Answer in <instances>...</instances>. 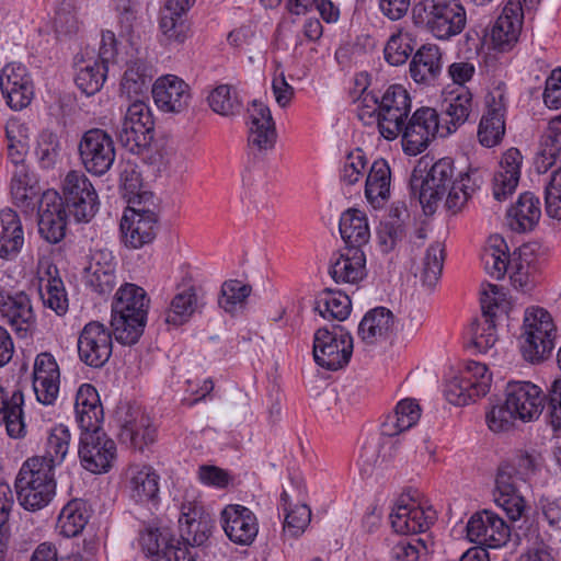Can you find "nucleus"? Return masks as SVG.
<instances>
[{"mask_svg":"<svg viewBox=\"0 0 561 561\" xmlns=\"http://www.w3.org/2000/svg\"><path fill=\"white\" fill-rule=\"evenodd\" d=\"M394 329V316L385 308L377 307L369 310L358 324V336L366 344H375L386 340Z\"/></svg>","mask_w":561,"mask_h":561,"instance_id":"39","label":"nucleus"},{"mask_svg":"<svg viewBox=\"0 0 561 561\" xmlns=\"http://www.w3.org/2000/svg\"><path fill=\"white\" fill-rule=\"evenodd\" d=\"M442 106L446 116L442 137H447L468 119L473 107V95L468 88L457 87L446 94Z\"/></svg>","mask_w":561,"mask_h":561,"instance_id":"33","label":"nucleus"},{"mask_svg":"<svg viewBox=\"0 0 561 561\" xmlns=\"http://www.w3.org/2000/svg\"><path fill=\"white\" fill-rule=\"evenodd\" d=\"M149 301L144 288L126 283L118 288L114 297L112 312L147 318Z\"/></svg>","mask_w":561,"mask_h":561,"instance_id":"46","label":"nucleus"},{"mask_svg":"<svg viewBox=\"0 0 561 561\" xmlns=\"http://www.w3.org/2000/svg\"><path fill=\"white\" fill-rule=\"evenodd\" d=\"M391 170L385 159L375 160L365 182V196L368 203L379 208L390 197Z\"/></svg>","mask_w":561,"mask_h":561,"instance_id":"40","label":"nucleus"},{"mask_svg":"<svg viewBox=\"0 0 561 561\" xmlns=\"http://www.w3.org/2000/svg\"><path fill=\"white\" fill-rule=\"evenodd\" d=\"M78 150L85 170L99 176L112 168L116 157L112 136L101 128H91L84 131Z\"/></svg>","mask_w":561,"mask_h":561,"instance_id":"11","label":"nucleus"},{"mask_svg":"<svg viewBox=\"0 0 561 561\" xmlns=\"http://www.w3.org/2000/svg\"><path fill=\"white\" fill-rule=\"evenodd\" d=\"M154 138V121L145 100H135L127 108L118 133L121 144L130 152L140 154Z\"/></svg>","mask_w":561,"mask_h":561,"instance_id":"7","label":"nucleus"},{"mask_svg":"<svg viewBox=\"0 0 561 561\" xmlns=\"http://www.w3.org/2000/svg\"><path fill=\"white\" fill-rule=\"evenodd\" d=\"M24 244V230L16 211L11 208L0 210V257H15Z\"/></svg>","mask_w":561,"mask_h":561,"instance_id":"37","label":"nucleus"},{"mask_svg":"<svg viewBox=\"0 0 561 561\" xmlns=\"http://www.w3.org/2000/svg\"><path fill=\"white\" fill-rule=\"evenodd\" d=\"M541 217L540 199L534 193L525 192L507 210V225L515 232L531 231Z\"/></svg>","mask_w":561,"mask_h":561,"instance_id":"35","label":"nucleus"},{"mask_svg":"<svg viewBox=\"0 0 561 561\" xmlns=\"http://www.w3.org/2000/svg\"><path fill=\"white\" fill-rule=\"evenodd\" d=\"M380 135L385 139L393 140L400 136L404 121L411 113V96L403 85L392 84L380 94Z\"/></svg>","mask_w":561,"mask_h":561,"instance_id":"13","label":"nucleus"},{"mask_svg":"<svg viewBox=\"0 0 561 561\" xmlns=\"http://www.w3.org/2000/svg\"><path fill=\"white\" fill-rule=\"evenodd\" d=\"M69 214L56 191H46L38 202V233L49 244L64 240Z\"/></svg>","mask_w":561,"mask_h":561,"instance_id":"17","label":"nucleus"},{"mask_svg":"<svg viewBox=\"0 0 561 561\" xmlns=\"http://www.w3.org/2000/svg\"><path fill=\"white\" fill-rule=\"evenodd\" d=\"M523 19L520 0H508L491 30V38L497 49L508 50L518 41Z\"/></svg>","mask_w":561,"mask_h":561,"instance_id":"29","label":"nucleus"},{"mask_svg":"<svg viewBox=\"0 0 561 561\" xmlns=\"http://www.w3.org/2000/svg\"><path fill=\"white\" fill-rule=\"evenodd\" d=\"M146 323L147 318L112 312L111 332L119 344L134 345L142 335Z\"/></svg>","mask_w":561,"mask_h":561,"instance_id":"54","label":"nucleus"},{"mask_svg":"<svg viewBox=\"0 0 561 561\" xmlns=\"http://www.w3.org/2000/svg\"><path fill=\"white\" fill-rule=\"evenodd\" d=\"M153 70L149 62L136 59L127 64L121 81V92L127 99L144 100L151 87Z\"/></svg>","mask_w":561,"mask_h":561,"instance_id":"38","label":"nucleus"},{"mask_svg":"<svg viewBox=\"0 0 561 561\" xmlns=\"http://www.w3.org/2000/svg\"><path fill=\"white\" fill-rule=\"evenodd\" d=\"M507 95L503 83L493 88L486 95V112L478 127L479 142L492 148L501 142L505 134Z\"/></svg>","mask_w":561,"mask_h":561,"instance_id":"15","label":"nucleus"},{"mask_svg":"<svg viewBox=\"0 0 561 561\" xmlns=\"http://www.w3.org/2000/svg\"><path fill=\"white\" fill-rule=\"evenodd\" d=\"M556 325L550 313L540 307L528 308L520 342L523 357L530 363L547 358L554 348Z\"/></svg>","mask_w":561,"mask_h":561,"instance_id":"3","label":"nucleus"},{"mask_svg":"<svg viewBox=\"0 0 561 561\" xmlns=\"http://www.w3.org/2000/svg\"><path fill=\"white\" fill-rule=\"evenodd\" d=\"M353 354V337L342 325L331 329L320 328L313 336L314 362L328 369L337 370L345 367Z\"/></svg>","mask_w":561,"mask_h":561,"instance_id":"4","label":"nucleus"},{"mask_svg":"<svg viewBox=\"0 0 561 561\" xmlns=\"http://www.w3.org/2000/svg\"><path fill=\"white\" fill-rule=\"evenodd\" d=\"M515 409L505 401L493 404L485 413V422L489 430L493 433H505L514 428L519 416L514 412Z\"/></svg>","mask_w":561,"mask_h":561,"instance_id":"61","label":"nucleus"},{"mask_svg":"<svg viewBox=\"0 0 561 561\" xmlns=\"http://www.w3.org/2000/svg\"><path fill=\"white\" fill-rule=\"evenodd\" d=\"M7 156L14 168H25L30 150L28 126L19 118H10L4 127Z\"/></svg>","mask_w":561,"mask_h":561,"instance_id":"44","label":"nucleus"},{"mask_svg":"<svg viewBox=\"0 0 561 561\" xmlns=\"http://www.w3.org/2000/svg\"><path fill=\"white\" fill-rule=\"evenodd\" d=\"M340 233L345 242L344 248L364 249L370 239V229L364 211L347 209L340 218Z\"/></svg>","mask_w":561,"mask_h":561,"instance_id":"41","label":"nucleus"},{"mask_svg":"<svg viewBox=\"0 0 561 561\" xmlns=\"http://www.w3.org/2000/svg\"><path fill=\"white\" fill-rule=\"evenodd\" d=\"M76 419L81 430L101 426L103 408L94 386L82 383L76 396Z\"/></svg>","mask_w":561,"mask_h":561,"instance_id":"36","label":"nucleus"},{"mask_svg":"<svg viewBox=\"0 0 561 561\" xmlns=\"http://www.w3.org/2000/svg\"><path fill=\"white\" fill-rule=\"evenodd\" d=\"M36 282L44 306L58 316L65 314L68 311L66 289L57 266L49 259L38 261Z\"/></svg>","mask_w":561,"mask_h":561,"instance_id":"22","label":"nucleus"},{"mask_svg":"<svg viewBox=\"0 0 561 561\" xmlns=\"http://www.w3.org/2000/svg\"><path fill=\"white\" fill-rule=\"evenodd\" d=\"M219 520L225 535L236 545L249 546L257 536V518L247 506L226 505L220 512Z\"/></svg>","mask_w":561,"mask_h":561,"instance_id":"20","label":"nucleus"},{"mask_svg":"<svg viewBox=\"0 0 561 561\" xmlns=\"http://www.w3.org/2000/svg\"><path fill=\"white\" fill-rule=\"evenodd\" d=\"M329 274L335 283L357 285L366 275L364 249L342 248L330 259Z\"/></svg>","mask_w":561,"mask_h":561,"instance_id":"27","label":"nucleus"},{"mask_svg":"<svg viewBox=\"0 0 561 561\" xmlns=\"http://www.w3.org/2000/svg\"><path fill=\"white\" fill-rule=\"evenodd\" d=\"M422 7L428 32L440 41H448L459 35L467 23L465 7L458 0H424Z\"/></svg>","mask_w":561,"mask_h":561,"instance_id":"6","label":"nucleus"},{"mask_svg":"<svg viewBox=\"0 0 561 561\" xmlns=\"http://www.w3.org/2000/svg\"><path fill=\"white\" fill-rule=\"evenodd\" d=\"M444 124L437 111L433 107L422 106L404 121L401 131V142L404 152L416 156L423 152L431 141L438 135L442 137Z\"/></svg>","mask_w":561,"mask_h":561,"instance_id":"8","label":"nucleus"},{"mask_svg":"<svg viewBox=\"0 0 561 561\" xmlns=\"http://www.w3.org/2000/svg\"><path fill=\"white\" fill-rule=\"evenodd\" d=\"M481 181L476 172L459 173L455 176L454 161L450 158L437 160L428 170L417 164L410 176L409 187L426 215L435 213L445 198V207L451 214L463 209L469 199L480 188Z\"/></svg>","mask_w":561,"mask_h":561,"instance_id":"1","label":"nucleus"},{"mask_svg":"<svg viewBox=\"0 0 561 561\" xmlns=\"http://www.w3.org/2000/svg\"><path fill=\"white\" fill-rule=\"evenodd\" d=\"M197 308V295L194 286L179 290L171 300L167 311V322L181 325L186 322Z\"/></svg>","mask_w":561,"mask_h":561,"instance_id":"57","label":"nucleus"},{"mask_svg":"<svg viewBox=\"0 0 561 561\" xmlns=\"http://www.w3.org/2000/svg\"><path fill=\"white\" fill-rule=\"evenodd\" d=\"M459 375L465 380L468 379L469 385L472 383L473 396L484 397L490 391L492 375L489 373V368L485 364L476 360H467Z\"/></svg>","mask_w":561,"mask_h":561,"instance_id":"63","label":"nucleus"},{"mask_svg":"<svg viewBox=\"0 0 561 561\" xmlns=\"http://www.w3.org/2000/svg\"><path fill=\"white\" fill-rule=\"evenodd\" d=\"M413 34L402 27L396 30L388 38L385 48V60L391 66H401L407 62L414 50Z\"/></svg>","mask_w":561,"mask_h":561,"instance_id":"55","label":"nucleus"},{"mask_svg":"<svg viewBox=\"0 0 561 561\" xmlns=\"http://www.w3.org/2000/svg\"><path fill=\"white\" fill-rule=\"evenodd\" d=\"M523 156L517 148L507 149L500 161L499 170L493 178V196L505 201L518 185Z\"/></svg>","mask_w":561,"mask_h":561,"instance_id":"32","label":"nucleus"},{"mask_svg":"<svg viewBox=\"0 0 561 561\" xmlns=\"http://www.w3.org/2000/svg\"><path fill=\"white\" fill-rule=\"evenodd\" d=\"M77 347L82 363L93 368L103 367L112 356L113 334L102 322L90 321L80 331Z\"/></svg>","mask_w":561,"mask_h":561,"instance_id":"14","label":"nucleus"},{"mask_svg":"<svg viewBox=\"0 0 561 561\" xmlns=\"http://www.w3.org/2000/svg\"><path fill=\"white\" fill-rule=\"evenodd\" d=\"M116 265L111 251H95L85 270L87 285L99 295L111 294L116 286Z\"/></svg>","mask_w":561,"mask_h":561,"instance_id":"31","label":"nucleus"},{"mask_svg":"<svg viewBox=\"0 0 561 561\" xmlns=\"http://www.w3.org/2000/svg\"><path fill=\"white\" fill-rule=\"evenodd\" d=\"M60 371L50 353L36 356L33 367V389L36 399L43 404H53L59 393Z\"/></svg>","mask_w":561,"mask_h":561,"instance_id":"28","label":"nucleus"},{"mask_svg":"<svg viewBox=\"0 0 561 561\" xmlns=\"http://www.w3.org/2000/svg\"><path fill=\"white\" fill-rule=\"evenodd\" d=\"M356 113L357 117L365 125H377L380 131L381 123V103L380 94L373 90H368L366 85L362 88L360 94L356 100Z\"/></svg>","mask_w":561,"mask_h":561,"instance_id":"59","label":"nucleus"},{"mask_svg":"<svg viewBox=\"0 0 561 561\" xmlns=\"http://www.w3.org/2000/svg\"><path fill=\"white\" fill-rule=\"evenodd\" d=\"M39 188L25 168H15L11 179V196L13 204L23 211L34 210L38 202Z\"/></svg>","mask_w":561,"mask_h":561,"instance_id":"48","label":"nucleus"},{"mask_svg":"<svg viewBox=\"0 0 561 561\" xmlns=\"http://www.w3.org/2000/svg\"><path fill=\"white\" fill-rule=\"evenodd\" d=\"M119 227L124 244L130 249H140L154 240L158 216L149 209L128 207L124 211Z\"/></svg>","mask_w":561,"mask_h":561,"instance_id":"19","label":"nucleus"},{"mask_svg":"<svg viewBox=\"0 0 561 561\" xmlns=\"http://www.w3.org/2000/svg\"><path fill=\"white\" fill-rule=\"evenodd\" d=\"M467 537L478 547L497 549L505 546L511 538L507 523L492 511L474 513L467 523Z\"/></svg>","mask_w":561,"mask_h":561,"instance_id":"16","label":"nucleus"},{"mask_svg":"<svg viewBox=\"0 0 561 561\" xmlns=\"http://www.w3.org/2000/svg\"><path fill=\"white\" fill-rule=\"evenodd\" d=\"M124 488L134 503L156 504L159 497L160 474L150 465L131 463L125 470Z\"/></svg>","mask_w":561,"mask_h":561,"instance_id":"21","label":"nucleus"},{"mask_svg":"<svg viewBox=\"0 0 561 561\" xmlns=\"http://www.w3.org/2000/svg\"><path fill=\"white\" fill-rule=\"evenodd\" d=\"M179 524L180 538L194 548L208 540L214 527L210 514L196 501L182 503Z\"/></svg>","mask_w":561,"mask_h":561,"instance_id":"23","label":"nucleus"},{"mask_svg":"<svg viewBox=\"0 0 561 561\" xmlns=\"http://www.w3.org/2000/svg\"><path fill=\"white\" fill-rule=\"evenodd\" d=\"M19 503L27 511H38L47 506L56 494L55 470L43 460L28 458L15 479Z\"/></svg>","mask_w":561,"mask_h":561,"instance_id":"2","label":"nucleus"},{"mask_svg":"<svg viewBox=\"0 0 561 561\" xmlns=\"http://www.w3.org/2000/svg\"><path fill=\"white\" fill-rule=\"evenodd\" d=\"M0 317L19 337L31 336L36 328L32 298L24 290L0 289Z\"/></svg>","mask_w":561,"mask_h":561,"instance_id":"12","label":"nucleus"},{"mask_svg":"<svg viewBox=\"0 0 561 561\" xmlns=\"http://www.w3.org/2000/svg\"><path fill=\"white\" fill-rule=\"evenodd\" d=\"M352 310L350 297L341 290L325 288L314 299V311L327 320H345Z\"/></svg>","mask_w":561,"mask_h":561,"instance_id":"49","label":"nucleus"},{"mask_svg":"<svg viewBox=\"0 0 561 561\" xmlns=\"http://www.w3.org/2000/svg\"><path fill=\"white\" fill-rule=\"evenodd\" d=\"M207 101L215 113L224 116L234 115L242 106L234 89L229 84H220L213 89Z\"/></svg>","mask_w":561,"mask_h":561,"instance_id":"60","label":"nucleus"},{"mask_svg":"<svg viewBox=\"0 0 561 561\" xmlns=\"http://www.w3.org/2000/svg\"><path fill=\"white\" fill-rule=\"evenodd\" d=\"M445 260V249L439 242L431 244L417 264L415 275L428 288L434 287L440 278Z\"/></svg>","mask_w":561,"mask_h":561,"instance_id":"53","label":"nucleus"},{"mask_svg":"<svg viewBox=\"0 0 561 561\" xmlns=\"http://www.w3.org/2000/svg\"><path fill=\"white\" fill-rule=\"evenodd\" d=\"M503 301L504 294L496 285L488 284L481 293L482 317L476 319L469 329L470 344L479 353H488L497 341L494 318Z\"/></svg>","mask_w":561,"mask_h":561,"instance_id":"10","label":"nucleus"},{"mask_svg":"<svg viewBox=\"0 0 561 561\" xmlns=\"http://www.w3.org/2000/svg\"><path fill=\"white\" fill-rule=\"evenodd\" d=\"M70 442L71 433L68 426L64 424L54 425L47 432L44 454L42 456L32 457L31 459L43 460V463L55 470L56 467L65 461L70 449Z\"/></svg>","mask_w":561,"mask_h":561,"instance_id":"43","label":"nucleus"},{"mask_svg":"<svg viewBox=\"0 0 561 561\" xmlns=\"http://www.w3.org/2000/svg\"><path fill=\"white\" fill-rule=\"evenodd\" d=\"M90 518L87 502L75 499L68 502L61 510L57 527L64 537L71 538L80 535Z\"/></svg>","mask_w":561,"mask_h":561,"instance_id":"51","label":"nucleus"},{"mask_svg":"<svg viewBox=\"0 0 561 561\" xmlns=\"http://www.w3.org/2000/svg\"><path fill=\"white\" fill-rule=\"evenodd\" d=\"M279 510L284 513V531L291 537L300 535L311 519V510L306 504L291 506L289 494L284 490L280 494Z\"/></svg>","mask_w":561,"mask_h":561,"instance_id":"56","label":"nucleus"},{"mask_svg":"<svg viewBox=\"0 0 561 561\" xmlns=\"http://www.w3.org/2000/svg\"><path fill=\"white\" fill-rule=\"evenodd\" d=\"M122 437L129 440L133 448L142 451L156 442L157 427L149 415L137 411L133 419L123 424Z\"/></svg>","mask_w":561,"mask_h":561,"instance_id":"47","label":"nucleus"},{"mask_svg":"<svg viewBox=\"0 0 561 561\" xmlns=\"http://www.w3.org/2000/svg\"><path fill=\"white\" fill-rule=\"evenodd\" d=\"M0 89L7 104L14 111L27 107L34 98V82L22 64L5 65L0 73Z\"/></svg>","mask_w":561,"mask_h":561,"instance_id":"18","label":"nucleus"},{"mask_svg":"<svg viewBox=\"0 0 561 561\" xmlns=\"http://www.w3.org/2000/svg\"><path fill=\"white\" fill-rule=\"evenodd\" d=\"M78 455L82 467L93 473L107 472L117 457L115 442L102 430H81Z\"/></svg>","mask_w":561,"mask_h":561,"instance_id":"9","label":"nucleus"},{"mask_svg":"<svg viewBox=\"0 0 561 561\" xmlns=\"http://www.w3.org/2000/svg\"><path fill=\"white\" fill-rule=\"evenodd\" d=\"M443 62L440 49L433 44L422 45L410 62L411 78L423 84L434 83L442 73Z\"/></svg>","mask_w":561,"mask_h":561,"instance_id":"34","label":"nucleus"},{"mask_svg":"<svg viewBox=\"0 0 561 561\" xmlns=\"http://www.w3.org/2000/svg\"><path fill=\"white\" fill-rule=\"evenodd\" d=\"M516 257H512L505 240L499 236H491L482 260L488 274L501 279L507 274Z\"/></svg>","mask_w":561,"mask_h":561,"instance_id":"50","label":"nucleus"},{"mask_svg":"<svg viewBox=\"0 0 561 561\" xmlns=\"http://www.w3.org/2000/svg\"><path fill=\"white\" fill-rule=\"evenodd\" d=\"M108 66L100 60L87 64L76 76V84L85 95H94L101 90L106 79Z\"/></svg>","mask_w":561,"mask_h":561,"instance_id":"58","label":"nucleus"},{"mask_svg":"<svg viewBox=\"0 0 561 561\" xmlns=\"http://www.w3.org/2000/svg\"><path fill=\"white\" fill-rule=\"evenodd\" d=\"M248 114L249 145L259 150L272 149L277 135L270 108L262 102L253 101L248 107Z\"/></svg>","mask_w":561,"mask_h":561,"instance_id":"30","label":"nucleus"},{"mask_svg":"<svg viewBox=\"0 0 561 561\" xmlns=\"http://www.w3.org/2000/svg\"><path fill=\"white\" fill-rule=\"evenodd\" d=\"M184 14L167 9L162 13L159 25L169 43L182 44L187 38L190 25Z\"/></svg>","mask_w":561,"mask_h":561,"instance_id":"62","label":"nucleus"},{"mask_svg":"<svg viewBox=\"0 0 561 561\" xmlns=\"http://www.w3.org/2000/svg\"><path fill=\"white\" fill-rule=\"evenodd\" d=\"M251 294V287L238 279L226 280L221 286V293L218 299L219 306L229 313L242 306Z\"/></svg>","mask_w":561,"mask_h":561,"instance_id":"64","label":"nucleus"},{"mask_svg":"<svg viewBox=\"0 0 561 561\" xmlns=\"http://www.w3.org/2000/svg\"><path fill=\"white\" fill-rule=\"evenodd\" d=\"M505 397L522 422H531L542 412L545 396L530 381H510L505 387Z\"/></svg>","mask_w":561,"mask_h":561,"instance_id":"25","label":"nucleus"},{"mask_svg":"<svg viewBox=\"0 0 561 561\" xmlns=\"http://www.w3.org/2000/svg\"><path fill=\"white\" fill-rule=\"evenodd\" d=\"M22 405L23 393L20 390L9 396L0 385V425H5L7 433L12 438H20L25 434Z\"/></svg>","mask_w":561,"mask_h":561,"instance_id":"42","label":"nucleus"},{"mask_svg":"<svg viewBox=\"0 0 561 561\" xmlns=\"http://www.w3.org/2000/svg\"><path fill=\"white\" fill-rule=\"evenodd\" d=\"M421 408L415 399L399 401L392 413L388 414L381 424L383 435L396 436L416 425L421 417Z\"/></svg>","mask_w":561,"mask_h":561,"instance_id":"45","label":"nucleus"},{"mask_svg":"<svg viewBox=\"0 0 561 561\" xmlns=\"http://www.w3.org/2000/svg\"><path fill=\"white\" fill-rule=\"evenodd\" d=\"M64 207L76 222H89L100 206L98 193L82 171L72 170L62 181Z\"/></svg>","mask_w":561,"mask_h":561,"instance_id":"5","label":"nucleus"},{"mask_svg":"<svg viewBox=\"0 0 561 561\" xmlns=\"http://www.w3.org/2000/svg\"><path fill=\"white\" fill-rule=\"evenodd\" d=\"M436 520V512L431 506L399 500L390 513V522L397 534H421L430 529Z\"/></svg>","mask_w":561,"mask_h":561,"instance_id":"24","label":"nucleus"},{"mask_svg":"<svg viewBox=\"0 0 561 561\" xmlns=\"http://www.w3.org/2000/svg\"><path fill=\"white\" fill-rule=\"evenodd\" d=\"M151 92L157 107L164 113L183 112L192 98L188 84L174 75L157 79L151 87Z\"/></svg>","mask_w":561,"mask_h":561,"instance_id":"26","label":"nucleus"},{"mask_svg":"<svg viewBox=\"0 0 561 561\" xmlns=\"http://www.w3.org/2000/svg\"><path fill=\"white\" fill-rule=\"evenodd\" d=\"M173 538L174 535L168 527H160L151 523L144 524L138 533L141 551L148 557H157L158 560Z\"/></svg>","mask_w":561,"mask_h":561,"instance_id":"52","label":"nucleus"}]
</instances>
